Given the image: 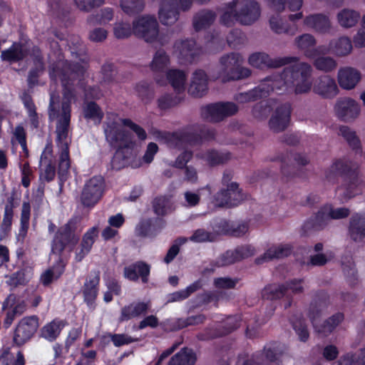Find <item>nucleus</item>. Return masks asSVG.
<instances>
[{
    "label": "nucleus",
    "mask_w": 365,
    "mask_h": 365,
    "mask_svg": "<svg viewBox=\"0 0 365 365\" xmlns=\"http://www.w3.org/2000/svg\"><path fill=\"white\" fill-rule=\"evenodd\" d=\"M86 68L78 62L64 61L61 63H53L49 66L51 79L60 78L62 85L63 101L60 115L71 117V103L76 99L75 82L81 88H85L84 78Z\"/></svg>",
    "instance_id": "1"
},
{
    "label": "nucleus",
    "mask_w": 365,
    "mask_h": 365,
    "mask_svg": "<svg viewBox=\"0 0 365 365\" xmlns=\"http://www.w3.org/2000/svg\"><path fill=\"white\" fill-rule=\"evenodd\" d=\"M326 179L332 183L341 178V187L344 190V198L351 199L362 193L364 181L360 178L358 167L346 158H338L325 172Z\"/></svg>",
    "instance_id": "2"
},
{
    "label": "nucleus",
    "mask_w": 365,
    "mask_h": 365,
    "mask_svg": "<svg viewBox=\"0 0 365 365\" xmlns=\"http://www.w3.org/2000/svg\"><path fill=\"white\" fill-rule=\"evenodd\" d=\"M215 130L205 125L198 126L192 132L167 133L165 140L175 148L182 149L187 145H197L204 141H210L215 138Z\"/></svg>",
    "instance_id": "3"
},
{
    "label": "nucleus",
    "mask_w": 365,
    "mask_h": 365,
    "mask_svg": "<svg viewBox=\"0 0 365 365\" xmlns=\"http://www.w3.org/2000/svg\"><path fill=\"white\" fill-rule=\"evenodd\" d=\"M296 58L294 63L285 67L283 71L287 77L288 83L291 85L296 94L307 93L312 88V83L309 81L312 67L307 63L298 62L299 59L297 57Z\"/></svg>",
    "instance_id": "4"
},
{
    "label": "nucleus",
    "mask_w": 365,
    "mask_h": 365,
    "mask_svg": "<svg viewBox=\"0 0 365 365\" xmlns=\"http://www.w3.org/2000/svg\"><path fill=\"white\" fill-rule=\"evenodd\" d=\"M222 66L220 77L224 83L248 78L252 71L241 66L242 58L239 53L232 52L222 56L220 60Z\"/></svg>",
    "instance_id": "5"
},
{
    "label": "nucleus",
    "mask_w": 365,
    "mask_h": 365,
    "mask_svg": "<svg viewBox=\"0 0 365 365\" xmlns=\"http://www.w3.org/2000/svg\"><path fill=\"white\" fill-rule=\"evenodd\" d=\"M39 328V317L37 315L26 316L15 325L12 333V342L21 347L29 342Z\"/></svg>",
    "instance_id": "6"
},
{
    "label": "nucleus",
    "mask_w": 365,
    "mask_h": 365,
    "mask_svg": "<svg viewBox=\"0 0 365 365\" xmlns=\"http://www.w3.org/2000/svg\"><path fill=\"white\" fill-rule=\"evenodd\" d=\"M75 232V225L71 221L60 227L51 241V252L56 255H61L66 248L71 252L79 240Z\"/></svg>",
    "instance_id": "7"
},
{
    "label": "nucleus",
    "mask_w": 365,
    "mask_h": 365,
    "mask_svg": "<svg viewBox=\"0 0 365 365\" xmlns=\"http://www.w3.org/2000/svg\"><path fill=\"white\" fill-rule=\"evenodd\" d=\"M48 115L50 121L58 118L56 128L57 147L58 148L69 147L71 140L68 138V130L71 117L60 115L58 106H56L53 96L50 98Z\"/></svg>",
    "instance_id": "8"
},
{
    "label": "nucleus",
    "mask_w": 365,
    "mask_h": 365,
    "mask_svg": "<svg viewBox=\"0 0 365 365\" xmlns=\"http://www.w3.org/2000/svg\"><path fill=\"white\" fill-rule=\"evenodd\" d=\"M133 34L138 38L143 39L147 43L159 41L164 45L162 38L159 37V25L155 17L143 16L133 22Z\"/></svg>",
    "instance_id": "9"
},
{
    "label": "nucleus",
    "mask_w": 365,
    "mask_h": 365,
    "mask_svg": "<svg viewBox=\"0 0 365 365\" xmlns=\"http://www.w3.org/2000/svg\"><path fill=\"white\" fill-rule=\"evenodd\" d=\"M106 181L102 175H94L88 180L81 194V202L85 207L93 208L102 198Z\"/></svg>",
    "instance_id": "10"
},
{
    "label": "nucleus",
    "mask_w": 365,
    "mask_h": 365,
    "mask_svg": "<svg viewBox=\"0 0 365 365\" xmlns=\"http://www.w3.org/2000/svg\"><path fill=\"white\" fill-rule=\"evenodd\" d=\"M238 106L233 102H217L201 108L202 117L210 122L218 123L225 118L235 115Z\"/></svg>",
    "instance_id": "11"
},
{
    "label": "nucleus",
    "mask_w": 365,
    "mask_h": 365,
    "mask_svg": "<svg viewBox=\"0 0 365 365\" xmlns=\"http://www.w3.org/2000/svg\"><path fill=\"white\" fill-rule=\"evenodd\" d=\"M245 198V195L237 182H231L227 189H222L213 197L215 206L232 207L240 205Z\"/></svg>",
    "instance_id": "12"
},
{
    "label": "nucleus",
    "mask_w": 365,
    "mask_h": 365,
    "mask_svg": "<svg viewBox=\"0 0 365 365\" xmlns=\"http://www.w3.org/2000/svg\"><path fill=\"white\" fill-rule=\"evenodd\" d=\"M26 310V304L20 300L16 294H9L2 302L1 311L5 312L3 327L8 329L17 317L22 315Z\"/></svg>",
    "instance_id": "13"
},
{
    "label": "nucleus",
    "mask_w": 365,
    "mask_h": 365,
    "mask_svg": "<svg viewBox=\"0 0 365 365\" xmlns=\"http://www.w3.org/2000/svg\"><path fill=\"white\" fill-rule=\"evenodd\" d=\"M106 139L111 147H117L120 143H132L128 139V133L120 128L116 115L108 116L104 123Z\"/></svg>",
    "instance_id": "14"
},
{
    "label": "nucleus",
    "mask_w": 365,
    "mask_h": 365,
    "mask_svg": "<svg viewBox=\"0 0 365 365\" xmlns=\"http://www.w3.org/2000/svg\"><path fill=\"white\" fill-rule=\"evenodd\" d=\"M287 78L283 71L282 73H274L265 77L260 83L264 97L269 96L272 92L282 95L294 91Z\"/></svg>",
    "instance_id": "15"
},
{
    "label": "nucleus",
    "mask_w": 365,
    "mask_h": 365,
    "mask_svg": "<svg viewBox=\"0 0 365 365\" xmlns=\"http://www.w3.org/2000/svg\"><path fill=\"white\" fill-rule=\"evenodd\" d=\"M279 160L281 162V173L283 177L287 178V180L295 176H301L296 165L289 163L292 160L299 166H304L309 163L305 154L293 153L292 151L287 152L286 155L279 157Z\"/></svg>",
    "instance_id": "16"
},
{
    "label": "nucleus",
    "mask_w": 365,
    "mask_h": 365,
    "mask_svg": "<svg viewBox=\"0 0 365 365\" xmlns=\"http://www.w3.org/2000/svg\"><path fill=\"white\" fill-rule=\"evenodd\" d=\"M297 60L296 57L285 56L272 58L268 54L263 52H257L251 54L248 58L249 63L258 68H279L291 63Z\"/></svg>",
    "instance_id": "17"
},
{
    "label": "nucleus",
    "mask_w": 365,
    "mask_h": 365,
    "mask_svg": "<svg viewBox=\"0 0 365 365\" xmlns=\"http://www.w3.org/2000/svg\"><path fill=\"white\" fill-rule=\"evenodd\" d=\"M255 249L250 245L239 246L235 250H227L221 255L214 262L216 267H224L235 263L243 259L253 256Z\"/></svg>",
    "instance_id": "18"
},
{
    "label": "nucleus",
    "mask_w": 365,
    "mask_h": 365,
    "mask_svg": "<svg viewBox=\"0 0 365 365\" xmlns=\"http://www.w3.org/2000/svg\"><path fill=\"white\" fill-rule=\"evenodd\" d=\"M28 41H29V39L24 41L13 42L10 47L1 51V60L9 64L23 61L29 56H30L31 52V48L30 49L26 45Z\"/></svg>",
    "instance_id": "19"
},
{
    "label": "nucleus",
    "mask_w": 365,
    "mask_h": 365,
    "mask_svg": "<svg viewBox=\"0 0 365 365\" xmlns=\"http://www.w3.org/2000/svg\"><path fill=\"white\" fill-rule=\"evenodd\" d=\"M101 276L99 271H91L82 287L83 301L89 308L96 307V301L99 292Z\"/></svg>",
    "instance_id": "20"
},
{
    "label": "nucleus",
    "mask_w": 365,
    "mask_h": 365,
    "mask_svg": "<svg viewBox=\"0 0 365 365\" xmlns=\"http://www.w3.org/2000/svg\"><path fill=\"white\" fill-rule=\"evenodd\" d=\"M166 222L162 217H149L141 220L135 227L137 236L141 237H155L164 228Z\"/></svg>",
    "instance_id": "21"
},
{
    "label": "nucleus",
    "mask_w": 365,
    "mask_h": 365,
    "mask_svg": "<svg viewBox=\"0 0 365 365\" xmlns=\"http://www.w3.org/2000/svg\"><path fill=\"white\" fill-rule=\"evenodd\" d=\"M329 305L330 296L327 291L318 289L314 292L307 314L312 324L321 316L322 310L328 308Z\"/></svg>",
    "instance_id": "22"
},
{
    "label": "nucleus",
    "mask_w": 365,
    "mask_h": 365,
    "mask_svg": "<svg viewBox=\"0 0 365 365\" xmlns=\"http://www.w3.org/2000/svg\"><path fill=\"white\" fill-rule=\"evenodd\" d=\"M174 46L178 51L179 59L185 63H193L201 53V49L197 46L196 41L192 38L177 41Z\"/></svg>",
    "instance_id": "23"
},
{
    "label": "nucleus",
    "mask_w": 365,
    "mask_h": 365,
    "mask_svg": "<svg viewBox=\"0 0 365 365\" xmlns=\"http://www.w3.org/2000/svg\"><path fill=\"white\" fill-rule=\"evenodd\" d=\"M151 267L147 262L136 261L123 269V276L131 282H138L141 279L142 283L147 284L149 281Z\"/></svg>",
    "instance_id": "24"
},
{
    "label": "nucleus",
    "mask_w": 365,
    "mask_h": 365,
    "mask_svg": "<svg viewBox=\"0 0 365 365\" xmlns=\"http://www.w3.org/2000/svg\"><path fill=\"white\" fill-rule=\"evenodd\" d=\"M292 113L289 103H284L279 106L269 120V126L274 133L284 130L289 125Z\"/></svg>",
    "instance_id": "25"
},
{
    "label": "nucleus",
    "mask_w": 365,
    "mask_h": 365,
    "mask_svg": "<svg viewBox=\"0 0 365 365\" xmlns=\"http://www.w3.org/2000/svg\"><path fill=\"white\" fill-rule=\"evenodd\" d=\"M30 57L32 59V67L28 75L27 82L30 88L38 84L40 73L45 70L44 58L41 49L38 46L34 45L31 47Z\"/></svg>",
    "instance_id": "26"
},
{
    "label": "nucleus",
    "mask_w": 365,
    "mask_h": 365,
    "mask_svg": "<svg viewBox=\"0 0 365 365\" xmlns=\"http://www.w3.org/2000/svg\"><path fill=\"white\" fill-rule=\"evenodd\" d=\"M238 22L242 25H251L259 17L261 14L260 6L255 1H246L243 2L237 10Z\"/></svg>",
    "instance_id": "27"
},
{
    "label": "nucleus",
    "mask_w": 365,
    "mask_h": 365,
    "mask_svg": "<svg viewBox=\"0 0 365 365\" xmlns=\"http://www.w3.org/2000/svg\"><path fill=\"white\" fill-rule=\"evenodd\" d=\"M150 307L149 302H133L121 308L118 322H128L132 319L145 316L149 311Z\"/></svg>",
    "instance_id": "28"
},
{
    "label": "nucleus",
    "mask_w": 365,
    "mask_h": 365,
    "mask_svg": "<svg viewBox=\"0 0 365 365\" xmlns=\"http://www.w3.org/2000/svg\"><path fill=\"white\" fill-rule=\"evenodd\" d=\"M179 6L176 0H161L158 17L164 25H171L179 18Z\"/></svg>",
    "instance_id": "29"
},
{
    "label": "nucleus",
    "mask_w": 365,
    "mask_h": 365,
    "mask_svg": "<svg viewBox=\"0 0 365 365\" xmlns=\"http://www.w3.org/2000/svg\"><path fill=\"white\" fill-rule=\"evenodd\" d=\"M335 110L338 117L344 121L355 119L360 112L359 105L351 98H344L337 101Z\"/></svg>",
    "instance_id": "30"
},
{
    "label": "nucleus",
    "mask_w": 365,
    "mask_h": 365,
    "mask_svg": "<svg viewBox=\"0 0 365 365\" xmlns=\"http://www.w3.org/2000/svg\"><path fill=\"white\" fill-rule=\"evenodd\" d=\"M313 91L324 98H331L336 96L339 90L334 78L329 76H322L315 81Z\"/></svg>",
    "instance_id": "31"
},
{
    "label": "nucleus",
    "mask_w": 365,
    "mask_h": 365,
    "mask_svg": "<svg viewBox=\"0 0 365 365\" xmlns=\"http://www.w3.org/2000/svg\"><path fill=\"white\" fill-rule=\"evenodd\" d=\"M207 82L208 78L206 73L202 69L196 70L192 74L188 93L195 98L202 97L207 92Z\"/></svg>",
    "instance_id": "32"
},
{
    "label": "nucleus",
    "mask_w": 365,
    "mask_h": 365,
    "mask_svg": "<svg viewBox=\"0 0 365 365\" xmlns=\"http://www.w3.org/2000/svg\"><path fill=\"white\" fill-rule=\"evenodd\" d=\"M24 108L26 110L29 119L30 126L32 129H38L40 127L39 115L37 113V108L32 98L29 90H24L20 95Z\"/></svg>",
    "instance_id": "33"
},
{
    "label": "nucleus",
    "mask_w": 365,
    "mask_h": 365,
    "mask_svg": "<svg viewBox=\"0 0 365 365\" xmlns=\"http://www.w3.org/2000/svg\"><path fill=\"white\" fill-rule=\"evenodd\" d=\"M348 234L351 240L361 242L365 238V216L354 213L349 219Z\"/></svg>",
    "instance_id": "34"
},
{
    "label": "nucleus",
    "mask_w": 365,
    "mask_h": 365,
    "mask_svg": "<svg viewBox=\"0 0 365 365\" xmlns=\"http://www.w3.org/2000/svg\"><path fill=\"white\" fill-rule=\"evenodd\" d=\"M67 325L68 322L66 320L55 318L41 327L40 337L49 342H53L58 338L62 330Z\"/></svg>",
    "instance_id": "35"
},
{
    "label": "nucleus",
    "mask_w": 365,
    "mask_h": 365,
    "mask_svg": "<svg viewBox=\"0 0 365 365\" xmlns=\"http://www.w3.org/2000/svg\"><path fill=\"white\" fill-rule=\"evenodd\" d=\"M15 207V192H14L6 199V202L4 207V217L2 222L0 225V241L7 236L11 230L14 209Z\"/></svg>",
    "instance_id": "36"
},
{
    "label": "nucleus",
    "mask_w": 365,
    "mask_h": 365,
    "mask_svg": "<svg viewBox=\"0 0 365 365\" xmlns=\"http://www.w3.org/2000/svg\"><path fill=\"white\" fill-rule=\"evenodd\" d=\"M326 209L324 206L321 207L315 215L304 222L302 225V230L304 233L312 231H320L326 227L329 221Z\"/></svg>",
    "instance_id": "37"
},
{
    "label": "nucleus",
    "mask_w": 365,
    "mask_h": 365,
    "mask_svg": "<svg viewBox=\"0 0 365 365\" xmlns=\"http://www.w3.org/2000/svg\"><path fill=\"white\" fill-rule=\"evenodd\" d=\"M361 80V73L351 67L339 69L338 72V82L341 88L346 90L354 88Z\"/></svg>",
    "instance_id": "38"
},
{
    "label": "nucleus",
    "mask_w": 365,
    "mask_h": 365,
    "mask_svg": "<svg viewBox=\"0 0 365 365\" xmlns=\"http://www.w3.org/2000/svg\"><path fill=\"white\" fill-rule=\"evenodd\" d=\"M304 24L306 26L319 34L328 33L331 29L329 17L323 14H314L306 16Z\"/></svg>",
    "instance_id": "39"
},
{
    "label": "nucleus",
    "mask_w": 365,
    "mask_h": 365,
    "mask_svg": "<svg viewBox=\"0 0 365 365\" xmlns=\"http://www.w3.org/2000/svg\"><path fill=\"white\" fill-rule=\"evenodd\" d=\"M132 143H125L123 145L117 146L110 161V167L112 170H120L124 168L129 163L131 155Z\"/></svg>",
    "instance_id": "40"
},
{
    "label": "nucleus",
    "mask_w": 365,
    "mask_h": 365,
    "mask_svg": "<svg viewBox=\"0 0 365 365\" xmlns=\"http://www.w3.org/2000/svg\"><path fill=\"white\" fill-rule=\"evenodd\" d=\"M293 246L290 244H279L270 247L260 258L256 259V263L260 264L262 261H269L273 259H282L292 255Z\"/></svg>",
    "instance_id": "41"
},
{
    "label": "nucleus",
    "mask_w": 365,
    "mask_h": 365,
    "mask_svg": "<svg viewBox=\"0 0 365 365\" xmlns=\"http://www.w3.org/2000/svg\"><path fill=\"white\" fill-rule=\"evenodd\" d=\"M216 19V13L212 10L202 9L193 17V27L196 31L210 26Z\"/></svg>",
    "instance_id": "42"
},
{
    "label": "nucleus",
    "mask_w": 365,
    "mask_h": 365,
    "mask_svg": "<svg viewBox=\"0 0 365 365\" xmlns=\"http://www.w3.org/2000/svg\"><path fill=\"white\" fill-rule=\"evenodd\" d=\"M295 42L299 48L304 51V54L308 58H314L318 56V51L314 48L316 40L312 34H302L296 38Z\"/></svg>",
    "instance_id": "43"
},
{
    "label": "nucleus",
    "mask_w": 365,
    "mask_h": 365,
    "mask_svg": "<svg viewBox=\"0 0 365 365\" xmlns=\"http://www.w3.org/2000/svg\"><path fill=\"white\" fill-rule=\"evenodd\" d=\"M201 158L210 166H216L226 163L231 158L230 152H220L215 149L207 150L202 154Z\"/></svg>",
    "instance_id": "44"
},
{
    "label": "nucleus",
    "mask_w": 365,
    "mask_h": 365,
    "mask_svg": "<svg viewBox=\"0 0 365 365\" xmlns=\"http://www.w3.org/2000/svg\"><path fill=\"white\" fill-rule=\"evenodd\" d=\"M203 282L197 279L187 286L185 289L174 292L168 296V302H181L188 298L192 294L202 289Z\"/></svg>",
    "instance_id": "45"
},
{
    "label": "nucleus",
    "mask_w": 365,
    "mask_h": 365,
    "mask_svg": "<svg viewBox=\"0 0 365 365\" xmlns=\"http://www.w3.org/2000/svg\"><path fill=\"white\" fill-rule=\"evenodd\" d=\"M166 78L173 89L180 93L185 91L186 74L180 69H169L166 73Z\"/></svg>",
    "instance_id": "46"
},
{
    "label": "nucleus",
    "mask_w": 365,
    "mask_h": 365,
    "mask_svg": "<svg viewBox=\"0 0 365 365\" xmlns=\"http://www.w3.org/2000/svg\"><path fill=\"white\" fill-rule=\"evenodd\" d=\"M196 360L195 353L192 349L184 347L171 357L168 365H194Z\"/></svg>",
    "instance_id": "47"
},
{
    "label": "nucleus",
    "mask_w": 365,
    "mask_h": 365,
    "mask_svg": "<svg viewBox=\"0 0 365 365\" xmlns=\"http://www.w3.org/2000/svg\"><path fill=\"white\" fill-rule=\"evenodd\" d=\"M238 3L237 0H232L226 4V10L220 16L221 24L230 27L235 21L238 22V13L237 10Z\"/></svg>",
    "instance_id": "48"
},
{
    "label": "nucleus",
    "mask_w": 365,
    "mask_h": 365,
    "mask_svg": "<svg viewBox=\"0 0 365 365\" xmlns=\"http://www.w3.org/2000/svg\"><path fill=\"white\" fill-rule=\"evenodd\" d=\"M293 329L295 331L299 339L306 342L309 338V333L307 328L306 319L300 314L299 316H292L290 319Z\"/></svg>",
    "instance_id": "49"
},
{
    "label": "nucleus",
    "mask_w": 365,
    "mask_h": 365,
    "mask_svg": "<svg viewBox=\"0 0 365 365\" xmlns=\"http://www.w3.org/2000/svg\"><path fill=\"white\" fill-rule=\"evenodd\" d=\"M83 117L93 120L96 124H100L104 117L101 108L95 101H89L83 107Z\"/></svg>",
    "instance_id": "50"
},
{
    "label": "nucleus",
    "mask_w": 365,
    "mask_h": 365,
    "mask_svg": "<svg viewBox=\"0 0 365 365\" xmlns=\"http://www.w3.org/2000/svg\"><path fill=\"white\" fill-rule=\"evenodd\" d=\"M286 295L283 284H269L266 285L262 291L263 299L274 301Z\"/></svg>",
    "instance_id": "51"
},
{
    "label": "nucleus",
    "mask_w": 365,
    "mask_h": 365,
    "mask_svg": "<svg viewBox=\"0 0 365 365\" xmlns=\"http://www.w3.org/2000/svg\"><path fill=\"white\" fill-rule=\"evenodd\" d=\"M344 319V314L342 312H337L328 319L318 328L317 331L325 336L330 334L338 325Z\"/></svg>",
    "instance_id": "52"
},
{
    "label": "nucleus",
    "mask_w": 365,
    "mask_h": 365,
    "mask_svg": "<svg viewBox=\"0 0 365 365\" xmlns=\"http://www.w3.org/2000/svg\"><path fill=\"white\" fill-rule=\"evenodd\" d=\"M264 97L261 85L247 92H241L235 95L234 100L239 103H246L256 101Z\"/></svg>",
    "instance_id": "53"
},
{
    "label": "nucleus",
    "mask_w": 365,
    "mask_h": 365,
    "mask_svg": "<svg viewBox=\"0 0 365 365\" xmlns=\"http://www.w3.org/2000/svg\"><path fill=\"white\" fill-rule=\"evenodd\" d=\"M339 133L352 150H355L356 153L362 152L361 141L355 131L346 125H341L339 127Z\"/></svg>",
    "instance_id": "54"
},
{
    "label": "nucleus",
    "mask_w": 365,
    "mask_h": 365,
    "mask_svg": "<svg viewBox=\"0 0 365 365\" xmlns=\"http://www.w3.org/2000/svg\"><path fill=\"white\" fill-rule=\"evenodd\" d=\"M269 26L271 29L278 34H287L292 36L297 30L295 25L290 26L288 23L284 22L282 19L274 16L269 19Z\"/></svg>",
    "instance_id": "55"
},
{
    "label": "nucleus",
    "mask_w": 365,
    "mask_h": 365,
    "mask_svg": "<svg viewBox=\"0 0 365 365\" xmlns=\"http://www.w3.org/2000/svg\"><path fill=\"white\" fill-rule=\"evenodd\" d=\"M359 17V12L347 9H343L337 15L339 24L344 28H351L355 26Z\"/></svg>",
    "instance_id": "56"
},
{
    "label": "nucleus",
    "mask_w": 365,
    "mask_h": 365,
    "mask_svg": "<svg viewBox=\"0 0 365 365\" xmlns=\"http://www.w3.org/2000/svg\"><path fill=\"white\" fill-rule=\"evenodd\" d=\"M332 51L339 56L348 55L352 50L351 40L348 37L342 36L330 43Z\"/></svg>",
    "instance_id": "57"
},
{
    "label": "nucleus",
    "mask_w": 365,
    "mask_h": 365,
    "mask_svg": "<svg viewBox=\"0 0 365 365\" xmlns=\"http://www.w3.org/2000/svg\"><path fill=\"white\" fill-rule=\"evenodd\" d=\"M31 216V205L29 202H24L21 207L20 228L19 230L18 238L21 237L23 240L26 237L29 228V220Z\"/></svg>",
    "instance_id": "58"
},
{
    "label": "nucleus",
    "mask_w": 365,
    "mask_h": 365,
    "mask_svg": "<svg viewBox=\"0 0 365 365\" xmlns=\"http://www.w3.org/2000/svg\"><path fill=\"white\" fill-rule=\"evenodd\" d=\"M138 98L145 103H149L154 97V88L152 84L142 81L138 83L135 87Z\"/></svg>",
    "instance_id": "59"
},
{
    "label": "nucleus",
    "mask_w": 365,
    "mask_h": 365,
    "mask_svg": "<svg viewBox=\"0 0 365 365\" xmlns=\"http://www.w3.org/2000/svg\"><path fill=\"white\" fill-rule=\"evenodd\" d=\"M267 1L269 6L278 12L283 11L286 4L292 11L299 10L303 4L302 0H267Z\"/></svg>",
    "instance_id": "60"
},
{
    "label": "nucleus",
    "mask_w": 365,
    "mask_h": 365,
    "mask_svg": "<svg viewBox=\"0 0 365 365\" xmlns=\"http://www.w3.org/2000/svg\"><path fill=\"white\" fill-rule=\"evenodd\" d=\"M170 63V57L163 50H159L155 53L150 63L151 70L155 72H163Z\"/></svg>",
    "instance_id": "61"
},
{
    "label": "nucleus",
    "mask_w": 365,
    "mask_h": 365,
    "mask_svg": "<svg viewBox=\"0 0 365 365\" xmlns=\"http://www.w3.org/2000/svg\"><path fill=\"white\" fill-rule=\"evenodd\" d=\"M120 6L124 13L133 16L143 11L145 7L144 0H120Z\"/></svg>",
    "instance_id": "62"
},
{
    "label": "nucleus",
    "mask_w": 365,
    "mask_h": 365,
    "mask_svg": "<svg viewBox=\"0 0 365 365\" xmlns=\"http://www.w3.org/2000/svg\"><path fill=\"white\" fill-rule=\"evenodd\" d=\"M332 365H365V347L360 349L359 355L347 353Z\"/></svg>",
    "instance_id": "63"
},
{
    "label": "nucleus",
    "mask_w": 365,
    "mask_h": 365,
    "mask_svg": "<svg viewBox=\"0 0 365 365\" xmlns=\"http://www.w3.org/2000/svg\"><path fill=\"white\" fill-rule=\"evenodd\" d=\"M263 353L265 359L269 361L274 362L282 355L283 349L280 343L277 341L271 342L264 346Z\"/></svg>",
    "instance_id": "64"
}]
</instances>
